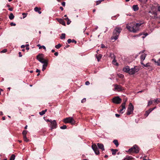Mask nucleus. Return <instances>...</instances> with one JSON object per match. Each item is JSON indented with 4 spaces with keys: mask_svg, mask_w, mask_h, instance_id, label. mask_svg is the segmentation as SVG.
<instances>
[{
    "mask_svg": "<svg viewBox=\"0 0 160 160\" xmlns=\"http://www.w3.org/2000/svg\"><path fill=\"white\" fill-rule=\"evenodd\" d=\"M60 8L62 10V11L63 10V8L62 7H60Z\"/></svg>",
    "mask_w": 160,
    "mask_h": 160,
    "instance_id": "64",
    "label": "nucleus"
},
{
    "mask_svg": "<svg viewBox=\"0 0 160 160\" xmlns=\"http://www.w3.org/2000/svg\"><path fill=\"white\" fill-rule=\"evenodd\" d=\"M65 19L67 21V24L68 25H69L71 22V21L69 20V19L68 18H65Z\"/></svg>",
    "mask_w": 160,
    "mask_h": 160,
    "instance_id": "36",
    "label": "nucleus"
},
{
    "mask_svg": "<svg viewBox=\"0 0 160 160\" xmlns=\"http://www.w3.org/2000/svg\"><path fill=\"white\" fill-rule=\"evenodd\" d=\"M127 101V100H125V101L124 102H123V103H122L121 105V107H122V109H121L120 110V112H122V111L124 110V109H125V108H126V107H125V105H126V102Z\"/></svg>",
    "mask_w": 160,
    "mask_h": 160,
    "instance_id": "14",
    "label": "nucleus"
},
{
    "mask_svg": "<svg viewBox=\"0 0 160 160\" xmlns=\"http://www.w3.org/2000/svg\"><path fill=\"white\" fill-rule=\"evenodd\" d=\"M47 122H51H51H52V121L51 119H48L47 121Z\"/></svg>",
    "mask_w": 160,
    "mask_h": 160,
    "instance_id": "54",
    "label": "nucleus"
},
{
    "mask_svg": "<svg viewBox=\"0 0 160 160\" xmlns=\"http://www.w3.org/2000/svg\"><path fill=\"white\" fill-rule=\"evenodd\" d=\"M132 157L131 156H127L126 157L124 158L123 160H132Z\"/></svg>",
    "mask_w": 160,
    "mask_h": 160,
    "instance_id": "22",
    "label": "nucleus"
},
{
    "mask_svg": "<svg viewBox=\"0 0 160 160\" xmlns=\"http://www.w3.org/2000/svg\"><path fill=\"white\" fill-rule=\"evenodd\" d=\"M15 157V155L14 154H12L10 157V160H14Z\"/></svg>",
    "mask_w": 160,
    "mask_h": 160,
    "instance_id": "31",
    "label": "nucleus"
},
{
    "mask_svg": "<svg viewBox=\"0 0 160 160\" xmlns=\"http://www.w3.org/2000/svg\"><path fill=\"white\" fill-rule=\"evenodd\" d=\"M51 130H52L53 129L56 128L57 126V123L56 122L55 120L52 121V122H51Z\"/></svg>",
    "mask_w": 160,
    "mask_h": 160,
    "instance_id": "12",
    "label": "nucleus"
},
{
    "mask_svg": "<svg viewBox=\"0 0 160 160\" xmlns=\"http://www.w3.org/2000/svg\"><path fill=\"white\" fill-rule=\"evenodd\" d=\"M102 55L101 54H99L98 55H96V58L97 59L98 61H99L100 59L101 58Z\"/></svg>",
    "mask_w": 160,
    "mask_h": 160,
    "instance_id": "24",
    "label": "nucleus"
},
{
    "mask_svg": "<svg viewBox=\"0 0 160 160\" xmlns=\"http://www.w3.org/2000/svg\"><path fill=\"white\" fill-rule=\"evenodd\" d=\"M43 63V64L42 66V71H43L45 70L47 66L48 62H47L45 63Z\"/></svg>",
    "mask_w": 160,
    "mask_h": 160,
    "instance_id": "18",
    "label": "nucleus"
},
{
    "mask_svg": "<svg viewBox=\"0 0 160 160\" xmlns=\"http://www.w3.org/2000/svg\"><path fill=\"white\" fill-rule=\"evenodd\" d=\"M149 113H149V112H148V111H147L145 112V116H146V117H147Z\"/></svg>",
    "mask_w": 160,
    "mask_h": 160,
    "instance_id": "41",
    "label": "nucleus"
},
{
    "mask_svg": "<svg viewBox=\"0 0 160 160\" xmlns=\"http://www.w3.org/2000/svg\"><path fill=\"white\" fill-rule=\"evenodd\" d=\"M7 52V49H4L1 51V52L5 53V52Z\"/></svg>",
    "mask_w": 160,
    "mask_h": 160,
    "instance_id": "44",
    "label": "nucleus"
},
{
    "mask_svg": "<svg viewBox=\"0 0 160 160\" xmlns=\"http://www.w3.org/2000/svg\"><path fill=\"white\" fill-rule=\"evenodd\" d=\"M10 25L12 26H15L16 25V24L15 23H14L13 22H11L10 23Z\"/></svg>",
    "mask_w": 160,
    "mask_h": 160,
    "instance_id": "49",
    "label": "nucleus"
},
{
    "mask_svg": "<svg viewBox=\"0 0 160 160\" xmlns=\"http://www.w3.org/2000/svg\"><path fill=\"white\" fill-rule=\"evenodd\" d=\"M146 54L143 53L140 56V59L141 60L144 61L146 57Z\"/></svg>",
    "mask_w": 160,
    "mask_h": 160,
    "instance_id": "21",
    "label": "nucleus"
},
{
    "mask_svg": "<svg viewBox=\"0 0 160 160\" xmlns=\"http://www.w3.org/2000/svg\"><path fill=\"white\" fill-rule=\"evenodd\" d=\"M40 9H41L40 8H39L37 7H35L34 9V11L36 12H38L39 14L41 13V12L39 11Z\"/></svg>",
    "mask_w": 160,
    "mask_h": 160,
    "instance_id": "23",
    "label": "nucleus"
},
{
    "mask_svg": "<svg viewBox=\"0 0 160 160\" xmlns=\"http://www.w3.org/2000/svg\"><path fill=\"white\" fill-rule=\"evenodd\" d=\"M62 5L63 6H65V2H63L62 3Z\"/></svg>",
    "mask_w": 160,
    "mask_h": 160,
    "instance_id": "52",
    "label": "nucleus"
},
{
    "mask_svg": "<svg viewBox=\"0 0 160 160\" xmlns=\"http://www.w3.org/2000/svg\"><path fill=\"white\" fill-rule=\"evenodd\" d=\"M138 0L141 2H144V3L148 1V0Z\"/></svg>",
    "mask_w": 160,
    "mask_h": 160,
    "instance_id": "43",
    "label": "nucleus"
},
{
    "mask_svg": "<svg viewBox=\"0 0 160 160\" xmlns=\"http://www.w3.org/2000/svg\"><path fill=\"white\" fill-rule=\"evenodd\" d=\"M22 54H21V52H19V57H21L22 56Z\"/></svg>",
    "mask_w": 160,
    "mask_h": 160,
    "instance_id": "57",
    "label": "nucleus"
},
{
    "mask_svg": "<svg viewBox=\"0 0 160 160\" xmlns=\"http://www.w3.org/2000/svg\"><path fill=\"white\" fill-rule=\"evenodd\" d=\"M23 139L24 141L27 142H28L29 141V140L26 137V136H24L23 137Z\"/></svg>",
    "mask_w": 160,
    "mask_h": 160,
    "instance_id": "32",
    "label": "nucleus"
},
{
    "mask_svg": "<svg viewBox=\"0 0 160 160\" xmlns=\"http://www.w3.org/2000/svg\"><path fill=\"white\" fill-rule=\"evenodd\" d=\"M97 146L99 148L101 149L102 151L104 150V146L102 144L98 143Z\"/></svg>",
    "mask_w": 160,
    "mask_h": 160,
    "instance_id": "15",
    "label": "nucleus"
},
{
    "mask_svg": "<svg viewBox=\"0 0 160 160\" xmlns=\"http://www.w3.org/2000/svg\"><path fill=\"white\" fill-rule=\"evenodd\" d=\"M142 23H136L133 22V32H136L137 31L139 30V27L141 25Z\"/></svg>",
    "mask_w": 160,
    "mask_h": 160,
    "instance_id": "5",
    "label": "nucleus"
},
{
    "mask_svg": "<svg viewBox=\"0 0 160 160\" xmlns=\"http://www.w3.org/2000/svg\"><path fill=\"white\" fill-rule=\"evenodd\" d=\"M25 45H22V46H21V48H25Z\"/></svg>",
    "mask_w": 160,
    "mask_h": 160,
    "instance_id": "63",
    "label": "nucleus"
},
{
    "mask_svg": "<svg viewBox=\"0 0 160 160\" xmlns=\"http://www.w3.org/2000/svg\"><path fill=\"white\" fill-rule=\"evenodd\" d=\"M27 132L28 131L26 130H24L23 131L22 134H23V137H24V136H26V134L27 133Z\"/></svg>",
    "mask_w": 160,
    "mask_h": 160,
    "instance_id": "33",
    "label": "nucleus"
},
{
    "mask_svg": "<svg viewBox=\"0 0 160 160\" xmlns=\"http://www.w3.org/2000/svg\"><path fill=\"white\" fill-rule=\"evenodd\" d=\"M67 42L68 43H70L72 42V40L70 39H69L67 41Z\"/></svg>",
    "mask_w": 160,
    "mask_h": 160,
    "instance_id": "46",
    "label": "nucleus"
},
{
    "mask_svg": "<svg viewBox=\"0 0 160 160\" xmlns=\"http://www.w3.org/2000/svg\"><path fill=\"white\" fill-rule=\"evenodd\" d=\"M103 0H101L97 1L96 5H98L99 4H100L101 3V2Z\"/></svg>",
    "mask_w": 160,
    "mask_h": 160,
    "instance_id": "40",
    "label": "nucleus"
},
{
    "mask_svg": "<svg viewBox=\"0 0 160 160\" xmlns=\"http://www.w3.org/2000/svg\"><path fill=\"white\" fill-rule=\"evenodd\" d=\"M113 142L114 143L117 147L118 146L119 144L118 140H113Z\"/></svg>",
    "mask_w": 160,
    "mask_h": 160,
    "instance_id": "25",
    "label": "nucleus"
},
{
    "mask_svg": "<svg viewBox=\"0 0 160 160\" xmlns=\"http://www.w3.org/2000/svg\"><path fill=\"white\" fill-rule=\"evenodd\" d=\"M61 47V45L60 44H58L57 45L55 46V47L57 48L58 49Z\"/></svg>",
    "mask_w": 160,
    "mask_h": 160,
    "instance_id": "35",
    "label": "nucleus"
},
{
    "mask_svg": "<svg viewBox=\"0 0 160 160\" xmlns=\"http://www.w3.org/2000/svg\"><path fill=\"white\" fill-rule=\"evenodd\" d=\"M122 30L121 28H116L113 31L112 36L111 38V39H114L115 40L117 39Z\"/></svg>",
    "mask_w": 160,
    "mask_h": 160,
    "instance_id": "1",
    "label": "nucleus"
},
{
    "mask_svg": "<svg viewBox=\"0 0 160 160\" xmlns=\"http://www.w3.org/2000/svg\"><path fill=\"white\" fill-rule=\"evenodd\" d=\"M134 109V107L131 103H130L128 105V108L127 112V115H130L131 114L133 111Z\"/></svg>",
    "mask_w": 160,
    "mask_h": 160,
    "instance_id": "4",
    "label": "nucleus"
},
{
    "mask_svg": "<svg viewBox=\"0 0 160 160\" xmlns=\"http://www.w3.org/2000/svg\"><path fill=\"white\" fill-rule=\"evenodd\" d=\"M58 21L60 23L62 24V25L64 26H65V25H66L65 22L62 19H59L58 20Z\"/></svg>",
    "mask_w": 160,
    "mask_h": 160,
    "instance_id": "19",
    "label": "nucleus"
},
{
    "mask_svg": "<svg viewBox=\"0 0 160 160\" xmlns=\"http://www.w3.org/2000/svg\"><path fill=\"white\" fill-rule=\"evenodd\" d=\"M118 16L117 15L114 16L113 17H112V19H114V18L117 17H118Z\"/></svg>",
    "mask_w": 160,
    "mask_h": 160,
    "instance_id": "53",
    "label": "nucleus"
},
{
    "mask_svg": "<svg viewBox=\"0 0 160 160\" xmlns=\"http://www.w3.org/2000/svg\"><path fill=\"white\" fill-rule=\"evenodd\" d=\"M86 98H84L83 99L82 101H81V102L82 103H83V102H85V101H86Z\"/></svg>",
    "mask_w": 160,
    "mask_h": 160,
    "instance_id": "48",
    "label": "nucleus"
},
{
    "mask_svg": "<svg viewBox=\"0 0 160 160\" xmlns=\"http://www.w3.org/2000/svg\"><path fill=\"white\" fill-rule=\"evenodd\" d=\"M14 17V16L12 13H11L9 16V18L10 20L13 19Z\"/></svg>",
    "mask_w": 160,
    "mask_h": 160,
    "instance_id": "26",
    "label": "nucleus"
},
{
    "mask_svg": "<svg viewBox=\"0 0 160 160\" xmlns=\"http://www.w3.org/2000/svg\"><path fill=\"white\" fill-rule=\"evenodd\" d=\"M143 66L146 67V68H148L150 66V64L149 63H146V64H143Z\"/></svg>",
    "mask_w": 160,
    "mask_h": 160,
    "instance_id": "34",
    "label": "nucleus"
},
{
    "mask_svg": "<svg viewBox=\"0 0 160 160\" xmlns=\"http://www.w3.org/2000/svg\"><path fill=\"white\" fill-rule=\"evenodd\" d=\"M92 148L96 155H98L99 154V151L96 144H93L92 146Z\"/></svg>",
    "mask_w": 160,
    "mask_h": 160,
    "instance_id": "9",
    "label": "nucleus"
},
{
    "mask_svg": "<svg viewBox=\"0 0 160 160\" xmlns=\"http://www.w3.org/2000/svg\"><path fill=\"white\" fill-rule=\"evenodd\" d=\"M152 60L154 62L156 65L160 66V58L158 61H157L155 59H152Z\"/></svg>",
    "mask_w": 160,
    "mask_h": 160,
    "instance_id": "16",
    "label": "nucleus"
},
{
    "mask_svg": "<svg viewBox=\"0 0 160 160\" xmlns=\"http://www.w3.org/2000/svg\"><path fill=\"white\" fill-rule=\"evenodd\" d=\"M47 111V109H45L44 110H42L41 112H39V113L40 114V115H43L45 114V112Z\"/></svg>",
    "mask_w": 160,
    "mask_h": 160,
    "instance_id": "27",
    "label": "nucleus"
},
{
    "mask_svg": "<svg viewBox=\"0 0 160 160\" xmlns=\"http://www.w3.org/2000/svg\"><path fill=\"white\" fill-rule=\"evenodd\" d=\"M67 126L66 125H63V126L60 127V128L62 129H65L67 128Z\"/></svg>",
    "mask_w": 160,
    "mask_h": 160,
    "instance_id": "38",
    "label": "nucleus"
},
{
    "mask_svg": "<svg viewBox=\"0 0 160 160\" xmlns=\"http://www.w3.org/2000/svg\"><path fill=\"white\" fill-rule=\"evenodd\" d=\"M27 14H26L25 13H22V15L23 16H24L23 17V18H25L26 16H27Z\"/></svg>",
    "mask_w": 160,
    "mask_h": 160,
    "instance_id": "47",
    "label": "nucleus"
},
{
    "mask_svg": "<svg viewBox=\"0 0 160 160\" xmlns=\"http://www.w3.org/2000/svg\"><path fill=\"white\" fill-rule=\"evenodd\" d=\"M138 70L139 69L136 68L135 67L134 68H132L131 69H130L128 73L131 75H132L138 72Z\"/></svg>",
    "mask_w": 160,
    "mask_h": 160,
    "instance_id": "8",
    "label": "nucleus"
},
{
    "mask_svg": "<svg viewBox=\"0 0 160 160\" xmlns=\"http://www.w3.org/2000/svg\"><path fill=\"white\" fill-rule=\"evenodd\" d=\"M127 28L130 32H132L133 31V22L128 24L126 26Z\"/></svg>",
    "mask_w": 160,
    "mask_h": 160,
    "instance_id": "10",
    "label": "nucleus"
},
{
    "mask_svg": "<svg viewBox=\"0 0 160 160\" xmlns=\"http://www.w3.org/2000/svg\"><path fill=\"white\" fill-rule=\"evenodd\" d=\"M112 102L114 103L118 104L121 102V99L118 96L116 97L113 98Z\"/></svg>",
    "mask_w": 160,
    "mask_h": 160,
    "instance_id": "7",
    "label": "nucleus"
},
{
    "mask_svg": "<svg viewBox=\"0 0 160 160\" xmlns=\"http://www.w3.org/2000/svg\"><path fill=\"white\" fill-rule=\"evenodd\" d=\"M153 14L154 15V17H157V13L156 12H153Z\"/></svg>",
    "mask_w": 160,
    "mask_h": 160,
    "instance_id": "39",
    "label": "nucleus"
},
{
    "mask_svg": "<svg viewBox=\"0 0 160 160\" xmlns=\"http://www.w3.org/2000/svg\"><path fill=\"white\" fill-rule=\"evenodd\" d=\"M152 103V101H149L148 103V106H149L151 105Z\"/></svg>",
    "mask_w": 160,
    "mask_h": 160,
    "instance_id": "42",
    "label": "nucleus"
},
{
    "mask_svg": "<svg viewBox=\"0 0 160 160\" xmlns=\"http://www.w3.org/2000/svg\"><path fill=\"white\" fill-rule=\"evenodd\" d=\"M158 11L160 12V6H159L158 7Z\"/></svg>",
    "mask_w": 160,
    "mask_h": 160,
    "instance_id": "62",
    "label": "nucleus"
},
{
    "mask_svg": "<svg viewBox=\"0 0 160 160\" xmlns=\"http://www.w3.org/2000/svg\"><path fill=\"white\" fill-rule=\"evenodd\" d=\"M40 72V70H39L38 69H36V72H38V73H39Z\"/></svg>",
    "mask_w": 160,
    "mask_h": 160,
    "instance_id": "59",
    "label": "nucleus"
},
{
    "mask_svg": "<svg viewBox=\"0 0 160 160\" xmlns=\"http://www.w3.org/2000/svg\"><path fill=\"white\" fill-rule=\"evenodd\" d=\"M101 48H105V45L103 44H101Z\"/></svg>",
    "mask_w": 160,
    "mask_h": 160,
    "instance_id": "55",
    "label": "nucleus"
},
{
    "mask_svg": "<svg viewBox=\"0 0 160 160\" xmlns=\"http://www.w3.org/2000/svg\"><path fill=\"white\" fill-rule=\"evenodd\" d=\"M110 55L111 56H110L111 57L114 58V59H113V60L112 61V64L114 65L118 66V63L116 62V59H115V56H114V55L113 54H111Z\"/></svg>",
    "mask_w": 160,
    "mask_h": 160,
    "instance_id": "13",
    "label": "nucleus"
},
{
    "mask_svg": "<svg viewBox=\"0 0 160 160\" xmlns=\"http://www.w3.org/2000/svg\"><path fill=\"white\" fill-rule=\"evenodd\" d=\"M90 84V82L89 81H87L85 82V84L87 85H88Z\"/></svg>",
    "mask_w": 160,
    "mask_h": 160,
    "instance_id": "50",
    "label": "nucleus"
},
{
    "mask_svg": "<svg viewBox=\"0 0 160 160\" xmlns=\"http://www.w3.org/2000/svg\"><path fill=\"white\" fill-rule=\"evenodd\" d=\"M65 38V33H62L61 36L60 37V38L62 39H64Z\"/></svg>",
    "mask_w": 160,
    "mask_h": 160,
    "instance_id": "30",
    "label": "nucleus"
},
{
    "mask_svg": "<svg viewBox=\"0 0 160 160\" xmlns=\"http://www.w3.org/2000/svg\"><path fill=\"white\" fill-rule=\"evenodd\" d=\"M155 102L157 103H158L159 102H160V100H158V99H157L155 100Z\"/></svg>",
    "mask_w": 160,
    "mask_h": 160,
    "instance_id": "45",
    "label": "nucleus"
},
{
    "mask_svg": "<svg viewBox=\"0 0 160 160\" xmlns=\"http://www.w3.org/2000/svg\"><path fill=\"white\" fill-rule=\"evenodd\" d=\"M72 42L73 43H77L76 41L74 39L72 40Z\"/></svg>",
    "mask_w": 160,
    "mask_h": 160,
    "instance_id": "51",
    "label": "nucleus"
},
{
    "mask_svg": "<svg viewBox=\"0 0 160 160\" xmlns=\"http://www.w3.org/2000/svg\"><path fill=\"white\" fill-rule=\"evenodd\" d=\"M54 55L56 56H58V52H55L54 54Z\"/></svg>",
    "mask_w": 160,
    "mask_h": 160,
    "instance_id": "56",
    "label": "nucleus"
},
{
    "mask_svg": "<svg viewBox=\"0 0 160 160\" xmlns=\"http://www.w3.org/2000/svg\"><path fill=\"white\" fill-rule=\"evenodd\" d=\"M37 46L39 47V49H41L42 48L43 49H44L45 50H46V47L44 46H40V44H38L37 45Z\"/></svg>",
    "mask_w": 160,
    "mask_h": 160,
    "instance_id": "29",
    "label": "nucleus"
},
{
    "mask_svg": "<svg viewBox=\"0 0 160 160\" xmlns=\"http://www.w3.org/2000/svg\"><path fill=\"white\" fill-rule=\"evenodd\" d=\"M63 121L65 123H70L72 125L74 124L75 122V121L72 117H69L64 119Z\"/></svg>",
    "mask_w": 160,
    "mask_h": 160,
    "instance_id": "2",
    "label": "nucleus"
},
{
    "mask_svg": "<svg viewBox=\"0 0 160 160\" xmlns=\"http://www.w3.org/2000/svg\"><path fill=\"white\" fill-rule=\"evenodd\" d=\"M115 115L118 118L120 116V115L118 114H116Z\"/></svg>",
    "mask_w": 160,
    "mask_h": 160,
    "instance_id": "58",
    "label": "nucleus"
},
{
    "mask_svg": "<svg viewBox=\"0 0 160 160\" xmlns=\"http://www.w3.org/2000/svg\"><path fill=\"white\" fill-rule=\"evenodd\" d=\"M8 10L10 11H12L13 10V8H9Z\"/></svg>",
    "mask_w": 160,
    "mask_h": 160,
    "instance_id": "61",
    "label": "nucleus"
},
{
    "mask_svg": "<svg viewBox=\"0 0 160 160\" xmlns=\"http://www.w3.org/2000/svg\"><path fill=\"white\" fill-rule=\"evenodd\" d=\"M129 68L128 66H127L123 68V71L127 73H129Z\"/></svg>",
    "mask_w": 160,
    "mask_h": 160,
    "instance_id": "17",
    "label": "nucleus"
},
{
    "mask_svg": "<svg viewBox=\"0 0 160 160\" xmlns=\"http://www.w3.org/2000/svg\"><path fill=\"white\" fill-rule=\"evenodd\" d=\"M112 151V154L113 155H115L116 154V152L117 151V149H112L111 150Z\"/></svg>",
    "mask_w": 160,
    "mask_h": 160,
    "instance_id": "28",
    "label": "nucleus"
},
{
    "mask_svg": "<svg viewBox=\"0 0 160 160\" xmlns=\"http://www.w3.org/2000/svg\"><path fill=\"white\" fill-rule=\"evenodd\" d=\"M132 8L133 9V11H138L139 9V8L138 7V5H133L132 7Z\"/></svg>",
    "mask_w": 160,
    "mask_h": 160,
    "instance_id": "20",
    "label": "nucleus"
},
{
    "mask_svg": "<svg viewBox=\"0 0 160 160\" xmlns=\"http://www.w3.org/2000/svg\"><path fill=\"white\" fill-rule=\"evenodd\" d=\"M156 108V107H155L154 108H150L148 110V112H149V113L151 112L152 110Z\"/></svg>",
    "mask_w": 160,
    "mask_h": 160,
    "instance_id": "37",
    "label": "nucleus"
},
{
    "mask_svg": "<svg viewBox=\"0 0 160 160\" xmlns=\"http://www.w3.org/2000/svg\"><path fill=\"white\" fill-rule=\"evenodd\" d=\"M143 61H142V60H141V63L142 65L143 66V64H144V63H143Z\"/></svg>",
    "mask_w": 160,
    "mask_h": 160,
    "instance_id": "60",
    "label": "nucleus"
},
{
    "mask_svg": "<svg viewBox=\"0 0 160 160\" xmlns=\"http://www.w3.org/2000/svg\"><path fill=\"white\" fill-rule=\"evenodd\" d=\"M139 149L138 146L136 145H134L132 148L128 150V152L137 153L139 152Z\"/></svg>",
    "mask_w": 160,
    "mask_h": 160,
    "instance_id": "3",
    "label": "nucleus"
},
{
    "mask_svg": "<svg viewBox=\"0 0 160 160\" xmlns=\"http://www.w3.org/2000/svg\"><path fill=\"white\" fill-rule=\"evenodd\" d=\"M113 86L115 87V89L118 91H121L123 90V88L120 85L117 84H114Z\"/></svg>",
    "mask_w": 160,
    "mask_h": 160,
    "instance_id": "11",
    "label": "nucleus"
},
{
    "mask_svg": "<svg viewBox=\"0 0 160 160\" xmlns=\"http://www.w3.org/2000/svg\"><path fill=\"white\" fill-rule=\"evenodd\" d=\"M43 56L42 54H39L37 57V59L42 63H45L47 62L46 60L43 58Z\"/></svg>",
    "mask_w": 160,
    "mask_h": 160,
    "instance_id": "6",
    "label": "nucleus"
}]
</instances>
